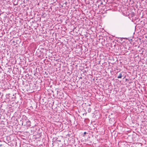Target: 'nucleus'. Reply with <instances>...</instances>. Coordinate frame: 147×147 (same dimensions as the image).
Here are the masks:
<instances>
[{"label": "nucleus", "mask_w": 147, "mask_h": 147, "mask_svg": "<svg viewBox=\"0 0 147 147\" xmlns=\"http://www.w3.org/2000/svg\"><path fill=\"white\" fill-rule=\"evenodd\" d=\"M24 118L25 119H26L27 118V117L25 116Z\"/></svg>", "instance_id": "obj_4"}, {"label": "nucleus", "mask_w": 147, "mask_h": 147, "mask_svg": "<svg viewBox=\"0 0 147 147\" xmlns=\"http://www.w3.org/2000/svg\"><path fill=\"white\" fill-rule=\"evenodd\" d=\"M122 75L121 73L119 74V75L117 76V78H122Z\"/></svg>", "instance_id": "obj_2"}, {"label": "nucleus", "mask_w": 147, "mask_h": 147, "mask_svg": "<svg viewBox=\"0 0 147 147\" xmlns=\"http://www.w3.org/2000/svg\"><path fill=\"white\" fill-rule=\"evenodd\" d=\"M89 106H90V105L89 104Z\"/></svg>", "instance_id": "obj_7"}, {"label": "nucleus", "mask_w": 147, "mask_h": 147, "mask_svg": "<svg viewBox=\"0 0 147 147\" xmlns=\"http://www.w3.org/2000/svg\"><path fill=\"white\" fill-rule=\"evenodd\" d=\"M26 125L27 127H30L31 126V122L30 121H28L26 122Z\"/></svg>", "instance_id": "obj_1"}, {"label": "nucleus", "mask_w": 147, "mask_h": 147, "mask_svg": "<svg viewBox=\"0 0 147 147\" xmlns=\"http://www.w3.org/2000/svg\"><path fill=\"white\" fill-rule=\"evenodd\" d=\"M4 147H5V146Z\"/></svg>", "instance_id": "obj_8"}, {"label": "nucleus", "mask_w": 147, "mask_h": 147, "mask_svg": "<svg viewBox=\"0 0 147 147\" xmlns=\"http://www.w3.org/2000/svg\"><path fill=\"white\" fill-rule=\"evenodd\" d=\"M86 132H84V134H86Z\"/></svg>", "instance_id": "obj_5"}, {"label": "nucleus", "mask_w": 147, "mask_h": 147, "mask_svg": "<svg viewBox=\"0 0 147 147\" xmlns=\"http://www.w3.org/2000/svg\"><path fill=\"white\" fill-rule=\"evenodd\" d=\"M1 145H1H1H0V146H1Z\"/></svg>", "instance_id": "obj_6"}, {"label": "nucleus", "mask_w": 147, "mask_h": 147, "mask_svg": "<svg viewBox=\"0 0 147 147\" xmlns=\"http://www.w3.org/2000/svg\"><path fill=\"white\" fill-rule=\"evenodd\" d=\"M91 108H88V112L89 113H90L91 111Z\"/></svg>", "instance_id": "obj_3"}]
</instances>
